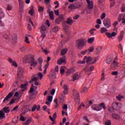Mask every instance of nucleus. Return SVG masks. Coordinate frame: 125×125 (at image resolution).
Instances as JSON below:
<instances>
[{"label":"nucleus","mask_w":125,"mask_h":125,"mask_svg":"<svg viewBox=\"0 0 125 125\" xmlns=\"http://www.w3.org/2000/svg\"><path fill=\"white\" fill-rule=\"evenodd\" d=\"M86 40L84 39H78L76 42V45L78 48H83L86 46Z\"/></svg>","instance_id":"nucleus-1"},{"label":"nucleus","mask_w":125,"mask_h":125,"mask_svg":"<svg viewBox=\"0 0 125 125\" xmlns=\"http://www.w3.org/2000/svg\"><path fill=\"white\" fill-rule=\"evenodd\" d=\"M28 63L30 64V66H32V67H37V66H38V62L32 56H29Z\"/></svg>","instance_id":"nucleus-2"},{"label":"nucleus","mask_w":125,"mask_h":125,"mask_svg":"<svg viewBox=\"0 0 125 125\" xmlns=\"http://www.w3.org/2000/svg\"><path fill=\"white\" fill-rule=\"evenodd\" d=\"M103 25L107 29H109V28H111V20L108 18H105L103 21Z\"/></svg>","instance_id":"nucleus-3"},{"label":"nucleus","mask_w":125,"mask_h":125,"mask_svg":"<svg viewBox=\"0 0 125 125\" xmlns=\"http://www.w3.org/2000/svg\"><path fill=\"white\" fill-rule=\"evenodd\" d=\"M73 97L74 98L75 101L79 103L80 102V95L79 94V92L77 90H74L73 91Z\"/></svg>","instance_id":"nucleus-4"},{"label":"nucleus","mask_w":125,"mask_h":125,"mask_svg":"<svg viewBox=\"0 0 125 125\" xmlns=\"http://www.w3.org/2000/svg\"><path fill=\"white\" fill-rule=\"evenodd\" d=\"M62 116L64 115H66V116H68V113H67V111L68 110V105L66 104H63L62 106Z\"/></svg>","instance_id":"nucleus-5"},{"label":"nucleus","mask_w":125,"mask_h":125,"mask_svg":"<svg viewBox=\"0 0 125 125\" xmlns=\"http://www.w3.org/2000/svg\"><path fill=\"white\" fill-rule=\"evenodd\" d=\"M119 63H118V57H116L112 63L111 64V68L115 69L118 67Z\"/></svg>","instance_id":"nucleus-6"},{"label":"nucleus","mask_w":125,"mask_h":125,"mask_svg":"<svg viewBox=\"0 0 125 125\" xmlns=\"http://www.w3.org/2000/svg\"><path fill=\"white\" fill-rule=\"evenodd\" d=\"M91 109L94 110V111H101L102 110V108L99 106V104H93L91 106Z\"/></svg>","instance_id":"nucleus-7"},{"label":"nucleus","mask_w":125,"mask_h":125,"mask_svg":"<svg viewBox=\"0 0 125 125\" xmlns=\"http://www.w3.org/2000/svg\"><path fill=\"white\" fill-rule=\"evenodd\" d=\"M105 35L106 36V37H107V38L112 39L113 37H116V36H117V33L115 32H113L112 33L110 32H106Z\"/></svg>","instance_id":"nucleus-8"},{"label":"nucleus","mask_w":125,"mask_h":125,"mask_svg":"<svg viewBox=\"0 0 125 125\" xmlns=\"http://www.w3.org/2000/svg\"><path fill=\"white\" fill-rule=\"evenodd\" d=\"M86 1L88 4L87 6L88 8H90L91 9H93V4H94V2L92 0H86Z\"/></svg>","instance_id":"nucleus-9"},{"label":"nucleus","mask_w":125,"mask_h":125,"mask_svg":"<svg viewBox=\"0 0 125 125\" xmlns=\"http://www.w3.org/2000/svg\"><path fill=\"white\" fill-rule=\"evenodd\" d=\"M13 96V93L12 92H10L8 95L4 98L3 102L5 103L6 101H9V100L11 97Z\"/></svg>","instance_id":"nucleus-10"},{"label":"nucleus","mask_w":125,"mask_h":125,"mask_svg":"<svg viewBox=\"0 0 125 125\" xmlns=\"http://www.w3.org/2000/svg\"><path fill=\"white\" fill-rule=\"evenodd\" d=\"M62 88L63 89V93L64 95H66L69 93V88L67 84H64Z\"/></svg>","instance_id":"nucleus-11"},{"label":"nucleus","mask_w":125,"mask_h":125,"mask_svg":"<svg viewBox=\"0 0 125 125\" xmlns=\"http://www.w3.org/2000/svg\"><path fill=\"white\" fill-rule=\"evenodd\" d=\"M57 63L58 65H62L63 63H66V58L65 57H63L60 59L58 60Z\"/></svg>","instance_id":"nucleus-12"},{"label":"nucleus","mask_w":125,"mask_h":125,"mask_svg":"<svg viewBox=\"0 0 125 125\" xmlns=\"http://www.w3.org/2000/svg\"><path fill=\"white\" fill-rule=\"evenodd\" d=\"M84 70L86 73H87V72H91L94 70V66L93 65L91 66H87L84 68Z\"/></svg>","instance_id":"nucleus-13"},{"label":"nucleus","mask_w":125,"mask_h":125,"mask_svg":"<svg viewBox=\"0 0 125 125\" xmlns=\"http://www.w3.org/2000/svg\"><path fill=\"white\" fill-rule=\"evenodd\" d=\"M8 61L9 63L12 64V65L14 67H18V64H17V62H16V61H13L11 58H9Z\"/></svg>","instance_id":"nucleus-14"},{"label":"nucleus","mask_w":125,"mask_h":125,"mask_svg":"<svg viewBox=\"0 0 125 125\" xmlns=\"http://www.w3.org/2000/svg\"><path fill=\"white\" fill-rule=\"evenodd\" d=\"M41 33H47V28L44 25H42L41 27Z\"/></svg>","instance_id":"nucleus-15"},{"label":"nucleus","mask_w":125,"mask_h":125,"mask_svg":"<svg viewBox=\"0 0 125 125\" xmlns=\"http://www.w3.org/2000/svg\"><path fill=\"white\" fill-rule=\"evenodd\" d=\"M74 22H75V21H74L73 19H72V18L70 17L67 19L66 23L68 25H72V24H73Z\"/></svg>","instance_id":"nucleus-16"},{"label":"nucleus","mask_w":125,"mask_h":125,"mask_svg":"<svg viewBox=\"0 0 125 125\" xmlns=\"http://www.w3.org/2000/svg\"><path fill=\"white\" fill-rule=\"evenodd\" d=\"M79 78V73L77 72L74 75L72 76V80H71V82H75V81H77Z\"/></svg>","instance_id":"nucleus-17"},{"label":"nucleus","mask_w":125,"mask_h":125,"mask_svg":"<svg viewBox=\"0 0 125 125\" xmlns=\"http://www.w3.org/2000/svg\"><path fill=\"white\" fill-rule=\"evenodd\" d=\"M63 16H61L60 17L56 19L55 21L56 24H60V23H61V21H63Z\"/></svg>","instance_id":"nucleus-18"},{"label":"nucleus","mask_w":125,"mask_h":125,"mask_svg":"<svg viewBox=\"0 0 125 125\" xmlns=\"http://www.w3.org/2000/svg\"><path fill=\"white\" fill-rule=\"evenodd\" d=\"M29 23L28 24V29L29 31H32V26H34V22H33L31 19H29ZM30 24H31L32 26H31Z\"/></svg>","instance_id":"nucleus-19"},{"label":"nucleus","mask_w":125,"mask_h":125,"mask_svg":"<svg viewBox=\"0 0 125 125\" xmlns=\"http://www.w3.org/2000/svg\"><path fill=\"white\" fill-rule=\"evenodd\" d=\"M29 14L31 15V16H35V10L34 9V7H32L30 10L28 11Z\"/></svg>","instance_id":"nucleus-20"},{"label":"nucleus","mask_w":125,"mask_h":125,"mask_svg":"<svg viewBox=\"0 0 125 125\" xmlns=\"http://www.w3.org/2000/svg\"><path fill=\"white\" fill-rule=\"evenodd\" d=\"M102 50V47H98L94 50L95 53H96V54H98V53H100V52H101Z\"/></svg>","instance_id":"nucleus-21"},{"label":"nucleus","mask_w":125,"mask_h":125,"mask_svg":"<svg viewBox=\"0 0 125 125\" xmlns=\"http://www.w3.org/2000/svg\"><path fill=\"white\" fill-rule=\"evenodd\" d=\"M4 40L6 42H10V38H9V36L7 35H4Z\"/></svg>","instance_id":"nucleus-22"},{"label":"nucleus","mask_w":125,"mask_h":125,"mask_svg":"<svg viewBox=\"0 0 125 125\" xmlns=\"http://www.w3.org/2000/svg\"><path fill=\"white\" fill-rule=\"evenodd\" d=\"M84 60H85V62L86 61V63H89V62L92 60V59L90 57H87L85 56L84 57Z\"/></svg>","instance_id":"nucleus-23"},{"label":"nucleus","mask_w":125,"mask_h":125,"mask_svg":"<svg viewBox=\"0 0 125 125\" xmlns=\"http://www.w3.org/2000/svg\"><path fill=\"white\" fill-rule=\"evenodd\" d=\"M32 122H33V119L32 118H28L26 122L23 123V125H29Z\"/></svg>","instance_id":"nucleus-24"},{"label":"nucleus","mask_w":125,"mask_h":125,"mask_svg":"<svg viewBox=\"0 0 125 125\" xmlns=\"http://www.w3.org/2000/svg\"><path fill=\"white\" fill-rule=\"evenodd\" d=\"M24 72V69L22 67H19L18 69V74L20 75H22Z\"/></svg>","instance_id":"nucleus-25"},{"label":"nucleus","mask_w":125,"mask_h":125,"mask_svg":"<svg viewBox=\"0 0 125 125\" xmlns=\"http://www.w3.org/2000/svg\"><path fill=\"white\" fill-rule=\"evenodd\" d=\"M21 88H22V91H25V90H27V84H22L21 85Z\"/></svg>","instance_id":"nucleus-26"},{"label":"nucleus","mask_w":125,"mask_h":125,"mask_svg":"<svg viewBox=\"0 0 125 125\" xmlns=\"http://www.w3.org/2000/svg\"><path fill=\"white\" fill-rule=\"evenodd\" d=\"M106 32H108V29L106 27H102L100 29L101 34H104V33H106Z\"/></svg>","instance_id":"nucleus-27"},{"label":"nucleus","mask_w":125,"mask_h":125,"mask_svg":"<svg viewBox=\"0 0 125 125\" xmlns=\"http://www.w3.org/2000/svg\"><path fill=\"white\" fill-rule=\"evenodd\" d=\"M57 118V114L56 113H55L54 115H53V117H51V116H49V118L52 121V122H53V121H55V118Z\"/></svg>","instance_id":"nucleus-28"},{"label":"nucleus","mask_w":125,"mask_h":125,"mask_svg":"<svg viewBox=\"0 0 125 125\" xmlns=\"http://www.w3.org/2000/svg\"><path fill=\"white\" fill-rule=\"evenodd\" d=\"M49 16L51 20H54V13L53 12V11H50L49 13Z\"/></svg>","instance_id":"nucleus-29"},{"label":"nucleus","mask_w":125,"mask_h":125,"mask_svg":"<svg viewBox=\"0 0 125 125\" xmlns=\"http://www.w3.org/2000/svg\"><path fill=\"white\" fill-rule=\"evenodd\" d=\"M72 73H74V69H68L66 71V76H69V75H71Z\"/></svg>","instance_id":"nucleus-30"},{"label":"nucleus","mask_w":125,"mask_h":125,"mask_svg":"<svg viewBox=\"0 0 125 125\" xmlns=\"http://www.w3.org/2000/svg\"><path fill=\"white\" fill-rule=\"evenodd\" d=\"M5 114L3 113L2 110L0 111V118L1 120H2V119H4V118H5Z\"/></svg>","instance_id":"nucleus-31"},{"label":"nucleus","mask_w":125,"mask_h":125,"mask_svg":"<svg viewBox=\"0 0 125 125\" xmlns=\"http://www.w3.org/2000/svg\"><path fill=\"white\" fill-rule=\"evenodd\" d=\"M123 39H124V33H121L118 37V41L121 42L123 41Z\"/></svg>","instance_id":"nucleus-32"},{"label":"nucleus","mask_w":125,"mask_h":125,"mask_svg":"<svg viewBox=\"0 0 125 125\" xmlns=\"http://www.w3.org/2000/svg\"><path fill=\"white\" fill-rule=\"evenodd\" d=\"M49 78L51 80H52L53 79H56V75H55V73H50L49 75Z\"/></svg>","instance_id":"nucleus-33"},{"label":"nucleus","mask_w":125,"mask_h":125,"mask_svg":"<svg viewBox=\"0 0 125 125\" xmlns=\"http://www.w3.org/2000/svg\"><path fill=\"white\" fill-rule=\"evenodd\" d=\"M94 37H92L90 38H89L87 40V42L88 43H92L94 42Z\"/></svg>","instance_id":"nucleus-34"},{"label":"nucleus","mask_w":125,"mask_h":125,"mask_svg":"<svg viewBox=\"0 0 125 125\" xmlns=\"http://www.w3.org/2000/svg\"><path fill=\"white\" fill-rule=\"evenodd\" d=\"M59 26H55L53 28V32H54V33H57V32L59 31Z\"/></svg>","instance_id":"nucleus-35"},{"label":"nucleus","mask_w":125,"mask_h":125,"mask_svg":"<svg viewBox=\"0 0 125 125\" xmlns=\"http://www.w3.org/2000/svg\"><path fill=\"white\" fill-rule=\"evenodd\" d=\"M64 97H65V96H64V95L63 94H62V95L60 96L59 97L60 102L63 103L64 102Z\"/></svg>","instance_id":"nucleus-36"},{"label":"nucleus","mask_w":125,"mask_h":125,"mask_svg":"<svg viewBox=\"0 0 125 125\" xmlns=\"http://www.w3.org/2000/svg\"><path fill=\"white\" fill-rule=\"evenodd\" d=\"M112 118H113V119H115L116 120H118L120 119V116L118 115L117 114H113L112 115Z\"/></svg>","instance_id":"nucleus-37"},{"label":"nucleus","mask_w":125,"mask_h":125,"mask_svg":"<svg viewBox=\"0 0 125 125\" xmlns=\"http://www.w3.org/2000/svg\"><path fill=\"white\" fill-rule=\"evenodd\" d=\"M99 106L101 107V108H103L104 110H106V105H105V104H104V103L100 104Z\"/></svg>","instance_id":"nucleus-38"},{"label":"nucleus","mask_w":125,"mask_h":125,"mask_svg":"<svg viewBox=\"0 0 125 125\" xmlns=\"http://www.w3.org/2000/svg\"><path fill=\"white\" fill-rule=\"evenodd\" d=\"M68 49L67 48L63 49L61 52V55H64L67 53Z\"/></svg>","instance_id":"nucleus-39"},{"label":"nucleus","mask_w":125,"mask_h":125,"mask_svg":"<svg viewBox=\"0 0 125 125\" xmlns=\"http://www.w3.org/2000/svg\"><path fill=\"white\" fill-rule=\"evenodd\" d=\"M44 10V8L42 6H38L39 12H42Z\"/></svg>","instance_id":"nucleus-40"},{"label":"nucleus","mask_w":125,"mask_h":125,"mask_svg":"<svg viewBox=\"0 0 125 125\" xmlns=\"http://www.w3.org/2000/svg\"><path fill=\"white\" fill-rule=\"evenodd\" d=\"M17 41V35H14L12 38V42H16Z\"/></svg>","instance_id":"nucleus-41"},{"label":"nucleus","mask_w":125,"mask_h":125,"mask_svg":"<svg viewBox=\"0 0 125 125\" xmlns=\"http://www.w3.org/2000/svg\"><path fill=\"white\" fill-rule=\"evenodd\" d=\"M3 110L4 113H9V112H10V110H9V107H4Z\"/></svg>","instance_id":"nucleus-42"},{"label":"nucleus","mask_w":125,"mask_h":125,"mask_svg":"<svg viewBox=\"0 0 125 125\" xmlns=\"http://www.w3.org/2000/svg\"><path fill=\"white\" fill-rule=\"evenodd\" d=\"M124 98V96H122V95L120 94L117 97V99L119 101H121L122 99Z\"/></svg>","instance_id":"nucleus-43"},{"label":"nucleus","mask_w":125,"mask_h":125,"mask_svg":"<svg viewBox=\"0 0 125 125\" xmlns=\"http://www.w3.org/2000/svg\"><path fill=\"white\" fill-rule=\"evenodd\" d=\"M87 50L89 52H93V51H94V46H92L90 47L89 49Z\"/></svg>","instance_id":"nucleus-44"},{"label":"nucleus","mask_w":125,"mask_h":125,"mask_svg":"<svg viewBox=\"0 0 125 125\" xmlns=\"http://www.w3.org/2000/svg\"><path fill=\"white\" fill-rule=\"evenodd\" d=\"M112 106L113 108H117V107L119 106V103L117 102H114L112 104Z\"/></svg>","instance_id":"nucleus-45"},{"label":"nucleus","mask_w":125,"mask_h":125,"mask_svg":"<svg viewBox=\"0 0 125 125\" xmlns=\"http://www.w3.org/2000/svg\"><path fill=\"white\" fill-rule=\"evenodd\" d=\"M37 86H34V88L31 87L29 91L31 92V93H33L34 91H35V89H37Z\"/></svg>","instance_id":"nucleus-46"},{"label":"nucleus","mask_w":125,"mask_h":125,"mask_svg":"<svg viewBox=\"0 0 125 125\" xmlns=\"http://www.w3.org/2000/svg\"><path fill=\"white\" fill-rule=\"evenodd\" d=\"M52 99H53V97L52 96H49L47 98V101H49V102H52Z\"/></svg>","instance_id":"nucleus-47"},{"label":"nucleus","mask_w":125,"mask_h":125,"mask_svg":"<svg viewBox=\"0 0 125 125\" xmlns=\"http://www.w3.org/2000/svg\"><path fill=\"white\" fill-rule=\"evenodd\" d=\"M96 31V29L95 28H93L89 31L90 34L91 35H93L94 34V31Z\"/></svg>","instance_id":"nucleus-48"},{"label":"nucleus","mask_w":125,"mask_h":125,"mask_svg":"<svg viewBox=\"0 0 125 125\" xmlns=\"http://www.w3.org/2000/svg\"><path fill=\"white\" fill-rule=\"evenodd\" d=\"M87 13H88L89 14H90L91 12H92V9H91L90 8H88L86 9Z\"/></svg>","instance_id":"nucleus-49"},{"label":"nucleus","mask_w":125,"mask_h":125,"mask_svg":"<svg viewBox=\"0 0 125 125\" xmlns=\"http://www.w3.org/2000/svg\"><path fill=\"white\" fill-rule=\"evenodd\" d=\"M105 61H106V62L107 63V64H110V63H111V62H112V59L107 58Z\"/></svg>","instance_id":"nucleus-50"},{"label":"nucleus","mask_w":125,"mask_h":125,"mask_svg":"<svg viewBox=\"0 0 125 125\" xmlns=\"http://www.w3.org/2000/svg\"><path fill=\"white\" fill-rule=\"evenodd\" d=\"M20 11L21 12H24V8H23V5H20Z\"/></svg>","instance_id":"nucleus-51"},{"label":"nucleus","mask_w":125,"mask_h":125,"mask_svg":"<svg viewBox=\"0 0 125 125\" xmlns=\"http://www.w3.org/2000/svg\"><path fill=\"white\" fill-rule=\"evenodd\" d=\"M4 17V13L3 12H0V20L2 19Z\"/></svg>","instance_id":"nucleus-52"},{"label":"nucleus","mask_w":125,"mask_h":125,"mask_svg":"<svg viewBox=\"0 0 125 125\" xmlns=\"http://www.w3.org/2000/svg\"><path fill=\"white\" fill-rule=\"evenodd\" d=\"M37 105H34L32 108L31 109V111L32 112H35V111H36V110L37 109Z\"/></svg>","instance_id":"nucleus-53"},{"label":"nucleus","mask_w":125,"mask_h":125,"mask_svg":"<svg viewBox=\"0 0 125 125\" xmlns=\"http://www.w3.org/2000/svg\"><path fill=\"white\" fill-rule=\"evenodd\" d=\"M37 81H38V78L34 77L32 79L31 81H30V83H32V82H37Z\"/></svg>","instance_id":"nucleus-54"},{"label":"nucleus","mask_w":125,"mask_h":125,"mask_svg":"<svg viewBox=\"0 0 125 125\" xmlns=\"http://www.w3.org/2000/svg\"><path fill=\"white\" fill-rule=\"evenodd\" d=\"M65 67V66H62L61 67V74H64V72H65V70L64 69V68Z\"/></svg>","instance_id":"nucleus-55"},{"label":"nucleus","mask_w":125,"mask_h":125,"mask_svg":"<svg viewBox=\"0 0 125 125\" xmlns=\"http://www.w3.org/2000/svg\"><path fill=\"white\" fill-rule=\"evenodd\" d=\"M105 17H106V14L105 13L102 14V15L101 16V19H102V20H103V19H104Z\"/></svg>","instance_id":"nucleus-56"},{"label":"nucleus","mask_w":125,"mask_h":125,"mask_svg":"<svg viewBox=\"0 0 125 125\" xmlns=\"http://www.w3.org/2000/svg\"><path fill=\"white\" fill-rule=\"evenodd\" d=\"M24 42H26V43H30V41H29V38H28V37H25V40H24Z\"/></svg>","instance_id":"nucleus-57"},{"label":"nucleus","mask_w":125,"mask_h":125,"mask_svg":"<svg viewBox=\"0 0 125 125\" xmlns=\"http://www.w3.org/2000/svg\"><path fill=\"white\" fill-rule=\"evenodd\" d=\"M44 3H45L46 5L50 4V0H44Z\"/></svg>","instance_id":"nucleus-58"},{"label":"nucleus","mask_w":125,"mask_h":125,"mask_svg":"<svg viewBox=\"0 0 125 125\" xmlns=\"http://www.w3.org/2000/svg\"><path fill=\"white\" fill-rule=\"evenodd\" d=\"M78 64H84L85 63V61L84 60V59L83 61H79L78 62Z\"/></svg>","instance_id":"nucleus-59"},{"label":"nucleus","mask_w":125,"mask_h":125,"mask_svg":"<svg viewBox=\"0 0 125 125\" xmlns=\"http://www.w3.org/2000/svg\"><path fill=\"white\" fill-rule=\"evenodd\" d=\"M42 34L41 37L42 38V39H44L46 36V32L42 33Z\"/></svg>","instance_id":"nucleus-60"},{"label":"nucleus","mask_w":125,"mask_h":125,"mask_svg":"<svg viewBox=\"0 0 125 125\" xmlns=\"http://www.w3.org/2000/svg\"><path fill=\"white\" fill-rule=\"evenodd\" d=\"M39 65H40V67H42V59L39 58Z\"/></svg>","instance_id":"nucleus-61"},{"label":"nucleus","mask_w":125,"mask_h":125,"mask_svg":"<svg viewBox=\"0 0 125 125\" xmlns=\"http://www.w3.org/2000/svg\"><path fill=\"white\" fill-rule=\"evenodd\" d=\"M38 76L40 80H42V77H43V75H42V73L41 72L38 73Z\"/></svg>","instance_id":"nucleus-62"},{"label":"nucleus","mask_w":125,"mask_h":125,"mask_svg":"<svg viewBox=\"0 0 125 125\" xmlns=\"http://www.w3.org/2000/svg\"><path fill=\"white\" fill-rule=\"evenodd\" d=\"M115 1L111 2L110 7H113V6L115 5Z\"/></svg>","instance_id":"nucleus-63"},{"label":"nucleus","mask_w":125,"mask_h":125,"mask_svg":"<svg viewBox=\"0 0 125 125\" xmlns=\"http://www.w3.org/2000/svg\"><path fill=\"white\" fill-rule=\"evenodd\" d=\"M105 125H111V121H110V120L107 121L105 123Z\"/></svg>","instance_id":"nucleus-64"}]
</instances>
